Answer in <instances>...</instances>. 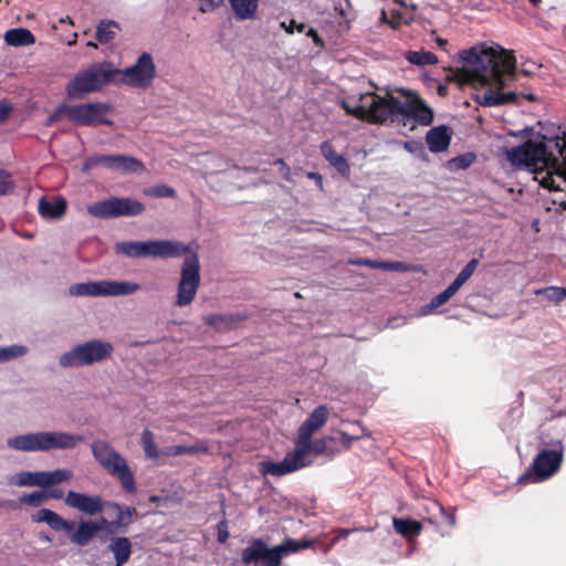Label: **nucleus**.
<instances>
[{"label":"nucleus","mask_w":566,"mask_h":566,"mask_svg":"<svg viewBox=\"0 0 566 566\" xmlns=\"http://www.w3.org/2000/svg\"><path fill=\"white\" fill-rule=\"evenodd\" d=\"M528 99L533 101L534 99V96L531 94V95H527L526 96Z\"/></svg>","instance_id":"nucleus-62"},{"label":"nucleus","mask_w":566,"mask_h":566,"mask_svg":"<svg viewBox=\"0 0 566 566\" xmlns=\"http://www.w3.org/2000/svg\"><path fill=\"white\" fill-rule=\"evenodd\" d=\"M460 287L461 286L453 281L446 290L432 297L430 303L421 310V313L426 315L429 311L440 307L447 303L460 290Z\"/></svg>","instance_id":"nucleus-31"},{"label":"nucleus","mask_w":566,"mask_h":566,"mask_svg":"<svg viewBox=\"0 0 566 566\" xmlns=\"http://www.w3.org/2000/svg\"><path fill=\"white\" fill-rule=\"evenodd\" d=\"M144 210L145 206L143 202L132 198L119 197H111L87 207L88 213L99 219L134 217L142 214Z\"/></svg>","instance_id":"nucleus-14"},{"label":"nucleus","mask_w":566,"mask_h":566,"mask_svg":"<svg viewBox=\"0 0 566 566\" xmlns=\"http://www.w3.org/2000/svg\"><path fill=\"white\" fill-rule=\"evenodd\" d=\"M308 34H315L313 29H310Z\"/></svg>","instance_id":"nucleus-64"},{"label":"nucleus","mask_w":566,"mask_h":566,"mask_svg":"<svg viewBox=\"0 0 566 566\" xmlns=\"http://www.w3.org/2000/svg\"><path fill=\"white\" fill-rule=\"evenodd\" d=\"M114 354L112 343L93 338L75 345L59 357V365L62 368H81L103 363Z\"/></svg>","instance_id":"nucleus-9"},{"label":"nucleus","mask_w":566,"mask_h":566,"mask_svg":"<svg viewBox=\"0 0 566 566\" xmlns=\"http://www.w3.org/2000/svg\"><path fill=\"white\" fill-rule=\"evenodd\" d=\"M139 289L135 282L101 280L72 284L69 294L74 297H115L132 295Z\"/></svg>","instance_id":"nucleus-11"},{"label":"nucleus","mask_w":566,"mask_h":566,"mask_svg":"<svg viewBox=\"0 0 566 566\" xmlns=\"http://www.w3.org/2000/svg\"><path fill=\"white\" fill-rule=\"evenodd\" d=\"M457 160L461 161V165H464L463 158H457Z\"/></svg>","instance_id":"nucleus-63"},{"label":"nucleus","mask_w":566,"mask_h":566,"mask_svg":"<svg viewBox=\"0 0 566 566\" xmlns=\"http://www.w3.org/2000/svg\"><path fill=\"white\" fill-rule=\"evenodd\" d=\"M142 444L145 455L149 459H157L159 455L157 446L154 441V434L150 430L145 429L142 433Z\"/></svg>","instance_id":"nucleus-37"},{"label":"nucleus","mask_w":566,"mask_h":566,"mask_svg":"<svg viewBox=\"0 0 566 566\" xmlns=\"http://www.w3.org/2000/svg\"><path fill=\"white\" fill-rule=\"evenodd\" d=\"M451 136L448 127L444 125L433 127L428 130L426 142L429 150L432 153H442L448 149Z\"/></svg>","instance_id":"nucleus-25"},{"label":"nucleus","mask_w":566,"mask_h":566,"mask_svg":"<svg viewBox=\"0 0 566 566\" xmlns=\"http://www.w3.org/2000/svg\"><path fill=\"white\" fill-rule=\"evenodd\" d=\"M33 522L45 523L54 531L70 533L74 528V522H70L49 509L39 510L33 516Z\"/></svg>","instance_id":"nucleus-24"},{"label":"nucleus","mask_w":566,"mask_h":566,"mask_svg":"<svg viewBox=\"0 0 566 566\" xmlns=\"http://www.w3.org/2000/svg\"><path fill=\"white\" fill-rule=\"evenodd\" d=\"M365 528H353V530H349V528H340L337 531V534L334 538V543L337 542V541H340V539H344L346 538L349 534H352L353 532H357V531H364Z\"/></svg>","instance_id":"nucleus-52"},{"label":"nucleus","mask_w":566,"mask_h":566,"mask_svg":"<svg viewBox=\"0 0 566 566\" xmlns=\"http://www.w3.org/2000/svg\"><path fill=\"white\" fill-rule=\"evenodd\" d=\"M200 263L196 253L187 255L182 262L180 280L177 285L175 304L186 307L195 300L200 286Z\"/></svg>","instance_id":"nucleus-13"},{"label":"nucleus","mask_w":566,"mask_h":566,"mask_svg":"<svg viewBox=\"0 0 566 566\" xmlns=\"http://www.w3.org/2000/svg\"><path fill=\"white\" fill-rule=\"evenodd\" d=\"M403 148L413 155H421L423 153V145L418 140H408L403 143Z\"/></svg>","instance_id":"nucleus-44"},{"label":"nucleus","mask_w":566,"mask_h":566,"mask_svg":"<svg viewBox=\"0 0 566 566\" xmlns=\"http://www.w3.org/2000/svg\"><path fill=\"white\" fill-rule=\"evenodd\" d=\"M307 177L310 179H312V180H315L319 188L323 187V178H322V176L319 174H317V172H308Z\"/></svg>","instance_id":"nucleus-55"},{"label":"nucleus","mask_w":566,"mask_h":566,"mask_svg":"<svg viewBox=\"0 0 566 566\" xmlns=\"http://www.w3.org/2000/svg\"><path fill=\"white\" fill-rule=\"evenodd\" d=\"M234 17L240 20L254 19L259 8V0H229Z\"/></svg>","instance_id":"nucleus-26"},{"label":"nucleus","mask_w":566,"mask_h":566,"mask_svg":"<svg viewBox=\"0 0 566 566\" xmlns=\"http://www.w3.org/2000/svg\"><path fill=\"white\" fill-rule=\"evenodd\" d=\"M91 449L94 459L108 474L119 480L126 492L134 493L136 491L134 473L118 451L104 440L93 441Z\"/></svg>","instance_id":"nucleus-10"},{"label":"nucleus","mask_w":566,"mask_h":566,"mask_svg":"<svg viewBox=\"0 0 566 566\" xmlns=\"http://www.w3.org/2000/svg\"><path fill=\"white\" fill-rule=\"evenodd\" d=\"M67 507L74 509L87 515H96L104 511L105 501L101 495L69 491L64 497Z\"/></svg>","instance_id":"nucleus-21"},{"label":"nucleus","mask_w":566,"mask_h":566,"mask_svg":"<svg viewBox=\"0 0 566 566\" xmlns=\"http://www.w3.org/2000/svg\"><path fill=\"white\" fill-rule=\"evenodd\" d=\"M543 449L534 458L530 469L520 476L518 482L541 483L552 478L560 468L564 459L562 440L542 441Z\"/></svg>","instance_id":"nucleus-8"},{"label":"nucleus","mask_w":566,"mask_h":566,"mask_svg":"<svg viewBox=\"0 0 566 566\" xmlns=\"http://www.w3.org/2000/svg\"><path fill=\"white\" fill-rule=\"evenodd\" d=\"M116 30H118V24L115 21L102 20L96 27V40L102 44L109 43L114 39Z\"/></svg>","instance_id":"nucleus-32"},{"label":"nucleus","mask_w":566,"mask_h":566,"mask_svg":"<svg viewBox=\"0 0 566 566\" xmlns=\"http://www.w3.org/2000/svg\"><path fill=\"white\" fill-rule=\"evenodd\" d=\"M224 0H201L200 11L203 13L213 11L214 9L221 7Z\"/></svg>","instance_id":"nucleus-45"},{"label":"nucleus","mask_w":566,"mask_h":566,"mask_svg":"<svg viewBox=\"0 0 566 566\" xmlns=\"http://www.w3.org/2000/svg\"><path fill=\"white\" fill-rule=\"evenodd\" d=\"M386 19H387V18H386V12H385V11H382V12H381V20L386 21Z\"/></svg>","instance_id":"nucleus-59"},{"label":"nucleus","mask_w":566,"mask_h":566,"mask_svg":"<svg viewBox=\"0 0 566 566\" xmlns=\"http://www.w3.org/2000/svg\"><path fill=\"white\" fill-rule=\"evenodd\" d=\"M200 451H207V447L201 444H191V446H171L166 449L167 455H181V454H192Z\"/></svg>","instance_id":"nucleus-39"},{"label":"nucleus","mask_w":566,"mask_h":566,"mask_svg":"<svg viewBox=\"0 0 566 566\" xmlns=\"http://www.w3.org/2000/svg\"><path fill=\"white\" fill-rule=\"evenodd\" d=\"M119 69L109 62L93 63L78 72L66 86L70 99L82 98L87 94L102 90L108 83L118 81Z\"/></svg>","instance_id":"nucleus-6"},{"label":"nucleus","mask_w":566,"mask_h":566,"mask_svg":"<svg viewBox=\"0 0 566 566\" xmlns=\"http://www.w3.org/2000/svg\"><path fill=\"white\" fill-rule=\"evenodd\" d=\"M86 45L90 46V48H97L96 43H94L92 41L87 42Z\"/></svg>","instance_id":"nucleus-58"},{"label":"nucleus","mask_w":566,"mask_h":566,"mask_svg":"<svg viewBox=\"0 0 566 566\" xmlns=\"http://www.w3.org/2000/svg\"><path fill=\"white\" fill-rule=\"evenodd\" d=\"M108 549L113 553L116 566L128 562L132 554V543L127 537H114L111 539Z\"/></svg>","instance_id":"nucleus-27"},{"label":"nucleus","mask_w":566,"mask_h":566,"mask_svg":"<svg viewBox=\"0 0 566 566\" xmlns=\"http://www.w3.org/2000/svg\"><path fill=\"white\" fill-rule=\"evenodd\" d=\"M4 41L10 46H28L35 43L32 32L24 28L10 29L4 33Z\"/></svg>","instance_id":"nucleus-28"},{"label":"nucleus","mask_w":566,"mask_h":566,"mask_svg":"<svg viewBox=\"0 0 566 566\" xmlns=\"http://www.w3.org/2000/svg\"><path fill=\"white\" fill-rule=\"evenodd\" d=\"M395 531L406 537L418 535L422 526L419 522L408 518H394Z\"/></svg>","instance_id":"nucleus-33"},{"label":"nucleus","mask_w":566,"mask_h":566,"mask_svg":"<svg viewBox=\"0 0 566 566\" xmlns=\"http://www.w3.org/2000/svg\"><path fill=\"white\" fill-rule=\"evenodd\" d=\"M408 62L415 65H432L438 62V57L430 51H409L406 54Z\"/></svg>","instance_id":"nucleus-36"},{"label":"nucleus","mask_w":566,"mask_h":566,"mask_svg":"<svg viewBox=\"0 0 566 566\" xmlns=\"http://www.w3.org/2000/svg\"><path fill=\"white\" fill-rule=\"evenodd\" d=\"M358 439L359 437L357 436H350L346 432H339V438H337V441L342 443L344 447L349 448L352 443Z\"/></svg>","instance_id":"nucleus-48"},{"label":"nucleus","mask_w":566,"mask_h":566,"mask_svg":"<svg viewBox=\"0 0 566 566\" xmlns=\"http://www.w3.org/2000/svg\"><path fill=\"white\" fill-rule=\"evenodd\" d=\"M102 531V525L91 520H81L77 528L71 531L70 541L77 546H86Z\"/></svg>","instance_id":"nucleus-22"},{"label":"nucleus","mask_w":566,"mask_h":566,"mask_svg":"<svg viewBox=\"0 0 566 566\" xmlns=\"http://www.w3.org/2000/svg\"><path fill=\"white\" fill-rule=\"evenodd\" d=\"M97 524L102 525V530L106 526H109V523L106 521V518L102 517L98 522H96ZM109 530H112L111 527H108Z\"/></svg>","instance_id":"nucleus-56"},{"label":"nucleus","mask_w":566,"mask_h":566,"mask_svg":"<svg viewBox=\"0 0 566 566\" xmlns=\"http://www.w3.org/2000/svg\"><path fill=\"white\" fill-rule=\"evenodd\" d=\"M70 108L66 104L59 105L55 111L49 116L46 125H52L53 123L57 122L63 114L67 116V109Z\"/></svg>","instance_id":"nucleus-43"},{"label":"nucleus","mask_w":566,"mask_h":566,"mask_svg":"<svg viewBox=\"0 0 566 566\" xmlns=\"http://www.w3.org/2000/svg\"><path fill=\"white\" fill-rule=\"evenodd\" d=\"M469 80L480 87L474 94L478 104L495 107L516 101L513 91L503 92L516 76V59L500 45L482 44L461 54Z\"/></svg>","instance_id":"nucleus-1"},{"label":"nucleus","mask_w":566,"mask_h":566,"mask_svg":"<svg viewBox=\"0 0 566 566\" xmlns=\"http://www.w3.org/2000/svg\"><path fill=\"white\" fill-rule=\"evenodd\" d=\"M437 44L440 48H443L444 45H447V40L446 39H441V38H437Z\"/></svg>","instance_id":"nucleus-57"},{"label":"nucleus","mask_w":566,"mask_h":566,"mask_svg":"<svg viewBox=\"0 0 566 566\" xmlns=\"http://www.w3.org/2000/svg\"><path fill=\"white\" fill-rule=\"evenodd\" d=\"M536 295H543L547 301L562 302L566 298V289L559 286H547L535 291Z\"/></svg>","instance_id":"nucleus-38"},{"label":"nucleus","mask_w":566,"mask_h":566,"mask_svg":"<svg viewBox=\"0 0 566 566\" xmlns=\"http://www.w3.org/2000/svg\"><path fill=\"white\" fill-rule=\"evenodd\" d=\"M145 195L155 198H174L176 196V191L167 185H158L146 189Z\"/></svg>","instance_id":"nucleus-41"},{"label":"nucleus","mask_w":566,"mask_h":566,"mask_svg":"<svg viewBox=\"0 0 566 566\" xmlns=\"http://www.w3.org/2000/svg\"><path fill=\"white\" fill-rule=\"evenodd\" d=\"M11 111H12V106L8 102H6V101L0 102V123H3L7 119V117Z\"/></svg>","instance_id":"nucleus-51"},{"label":"nucleus","mask_w":566,"mask_h":566,"mask_svg":"<svg viewBox=\"0 0 566 566\" xmlns=\"http://www.w3.org/2000/svg\"><path fill=\"white\" fill-rule=\"evenodd\" d=\"M228 538H229V532H228V528H227V522L226 521H221L218 524V541L220 543H226Z\"/></svg>","instance_id":"nucleus-49"},{"label":"nucleus","mask_w":566,"mask_h":566,"mask_svg":"<svg viewBox=\"0 0 566 566\" xmlns=\"http://www.w3.org/2000/svg\"><path fill=\"white\" fill-rule=\"evenodd\" d=\"M111 106L106 103H85L81 105H72L67 109V119L80 126L107 125L112 126L113 120L106 118Z\"/></svg>","instance_id":"nucleus-18"},{"label":"nucleus","mask_w":566,"mask_h":566,"mask_svg":"<svg viewBox=\"0 0 566 566\" xmlns=\"http://www.w3.org/2000/svg\"><path fill=\"white\" fill-rule=\"evenodd\" d=\"M504 154L513 167L526 168L535 176L536 170H548L560 160L566 165V135H556L544 142L528 140L505 149Z\"/></svg>","instance_id":"nucleus-3"},{"label":"nucleus","mask_w":566,"mask_h":566,"mask_svg":"<svg viewBox=\"0 0 566 566\" xmlns=\"http://www.w3.org/2000/svg\"><path fill=\"white\" fill-rule=\"evenodd\" d=\"M98 166L123 174H138L144 170V164L140 160L127 155H101L90 157L84 160L82 170L87 172Z\"/></svg>","instance_id":"nucleus-19"},{"label":"nucleus","mask_w":566,"mask_h":566,"mask_svg":"<svg viewBox=\"0 0 566 566\" xmlns=\"http://www.w3.org/2000/svg\"><path fill=\"white\" fill-rule=\"evenodd\" d=\"M46 500L45 491H34L29 494H23L19 497L21 504H25L32 507L40 506Z\"/></svg>","instance_id":"nucleus-40"},{"label":"nucleus","mask_w":566,"mask_h":566,"mask_svg":"<svg viewBox=\"0 0 566 566\" xmlns=\"http://www.w3.org/2000/svg\"><path fill=\"white\" fill-rule=\"evenodd\" d=\"M321 150L325 159L342 175L348 174L349 165L347 160L336 150L328 142H324L321 146Z\"/></svg>","instance_id":"nucleus-29"},{"label":"nucleus","mask_w":566,"mask_h":566,"mask_svg":"<svg viewBox=\"0 0 566 566\" xmlns=\"http://www.w3.org/2000/svg\"><path fill=\"white\" fill-rule=\"evenodd\" d=\"M281 27L285 29V31L290 34H292L294 32V30L296 29L298 32H303V30L305 29V25L303 23L301 24H297L294 20H291L289 25L285 23V22H282L281 23Z\"/></svg>","instance_id":"nucleus-50"},{"label":"nucleus","mask_w":566,"mask_h":566,"mask_svg":"<svg viewBox=\"0 0 566 566\" xmlns=\"http://www.w3.org/2000/svg\"><path fill=\"white\" fill-rule=\"evenodd\" d=\"M29 353V347L22 344H12L0 347V364L21 358Z\"/></svg>","instance_id":"nucleus-34"},{"label":"nucleus","mask_w":566,"mask_h":566,"mask_svg":"<svg viewBox=\"0 0 566 566\" xmlns=\"http://www.w3.org/2000/svg\"><path fill=\"white\" fill-rule=\"evenodd\" d=\"M66 207L67 203L63 197L53 199L42 197L38 203V212L45 220H57L64 216Z\"/></svg>","instance_id":"nucleus-23"},{"label":"nucleus","mask_w":566,"mask_h":566,"mask_svg":"<svg viewBox=\"0 0 566 566\" xmlns=\"http://www.w3.org/2000/svg\"><path fill=\"white\" fill-rule=\"evenodd\" d=\"M156 76V66L153 56L144 52L134 65L119 70L116 83L126 84L136 88H146L151 85Z\"/></svg>","instance_id":"nucleus-16"},{"label":"nucleus","mask_w":566,"mask_h":566,"mask_svg":"<svg viewBox=\"0 0 566 566\" xmlns=\"http://www.w3.org/2000/svg\"><path fill=\"white\" fill-rule=\"evenodd\" d=\"M205 322L210 326H218L223 322V316L219 314H211L205 317Z\"/></svg>","instance_id":"nucleus-53"},{"label":"nucleus","mask_w":566,"mask_h":566,"mask_svg":"<svg viewBox=\"0 0 566 566\" xmlns=\"http://www.w3.org/2000/svg\"><path fill=\"white\" fill-rule=\"evenodd\" d=\"M450 523H451V524H454V523H455V518H454V516H450Z\"/></svg>","instance_id":"nucleus-61"},{"label":"nucleus","mask_w":566,"mask_h":566,"mask_svg":"<svg viewBox=\"0 0 566 566\" xmlns=\"http://www.w3.org/2000/svg\"><path fill=\"white\" fill-rule=\"evenodd\" d=\"M45 493H46V499L60 500V499L65 497L64 492L61 489H51V490L45 491Z\"/></svg>","instance_id":"nucleus-54"},{"label":"nucleus","mask_w":566,"mask_h":566,"mask_svg":"<svg viewBox=\"0 0 566 566\" xmlns=\"http://www.w3.org/2000/svg\"><path fill=\"white\" fill-rule=\"evenodd\" d=\"M329 410L326 406L321 405L316 407L306 420L302 423L297 431V438L295 440V448L293 450V458H300L310 446V438L318 431L327 421Z\"/></svg>","instance_id":"nucleus-20"},{"label":"nucleus","mask_w":566,"mask_h":566,"mask_svg":"<svg viewBox=\"0 0 566 566\" xmlns=\"http://www.w3.org/2000/svg\"><path fill=\"white\" fill-rule=\"evenodd\" d=\"M116 254L127 258H178L189 252V245L170 240L122 241L114 245Z\"/></svg>","instance_id":"nucleus-7"},{"label":"nucleus","mask_w":566,"mask_h":566,"mask_svg":"<svg viewBox=\"0 0 566 566\" xmlns=\"http://www.w3.org/2000/svg\"><path fill=\"white\" fill-rule=\"evenodd\" d=\"M12 189L11 182L4 171L0 170V195H6Z\"/></svg>","instance_id":"nucleus-47"},{"label":"nucleus","mask_w":566,"mask_h":566,"mask_svg":"<svg viewBox=\"0 0 566 566\" xmlns=\"http://www.w3.org/2000/svg\"><path fill=\"white\" fill-rule=\"evenodd\" d=\"M533 4H538L542 0H530Z\"/></svg>","instance_id":"nucleus-60"},{"label":"nucleus","mask_w":566,"mask_h":566,"mask_svg":"<svg viewBox=\"0 0 566 566\" xmlns=\"http://www.w3.org/2000/svg\"><path fill=\"white\" fill-rule=\"evenodd\" d=\"M73 473L69 469L53 471H20L10 478V483L20 488H49L67 482Z\"/></svg>","instance_id":"nucleus-17"},{"label":"nucleus","mask_w":566,"mask_h":566,"mask_svg":"<svg viewBox=\"0 0 566 566\" xmlns=\"http://www.w3.org/2000/svg\"><path fill=\"white\" fill-rule=\"evenodd\" d=\"M108 505L116 512V520L109 523L111 528H117L122 525L126 526L136 512L134 507H123L117 503H109Z\"/></svg>","instance_id":"nucleus-35"},{"label":"nucleus","mask_w":566,"mask_h":566,"mask_svg":"<svg viewBox=\"0 0 566 566\" xmlns=\"http://www.w3.org/2000/svg\"><path fill=\"white\" fill-rule=\"evenodd\" d=\"M312 541L289 538L281 545L269 547L262 539H253L242 551L241 560L244 565L280 566L284 556L311 547Z\"/></svg>","instance_id":"nucleus-5"},{"label":"nucleus","mask_w":566,"mask_h":566,"mask_svg":"<svg viewBox=\"0 0 566 566\" xmlns=\"http://www.w3.org/2000/svg\"><path fill=\"white\" fill-rule=\"evenodd\" d=\"M273 164L275 166H279L280 174L286 181L293 182V179L291 176V169L283 159H276Z\"/></svg>","instance_id":"nucleus-46"},{"label":"nucleus","mask_w":566,"mask_h":566,"mask_svg":"<svg viewBox=\"0 0 566 566\" xmlns=\"http://www.w3.org/2000/svg\"><path fill=\"white\" fill-rule=\"evenodd\" d=\"M478 259L470 260L454 279V282L458 283L459 286H462L471 277L478 266Z\"/></svg>","instance_id":"nucleus-42"},{"label":"nucleus","mask_w":566,"mask_h":566,"mask_svg":"<svg viewBox=\"0 0 566 566\" xmlns=\"http://www.w3.org/2000/svg\"><path fill=\"white\" fill-rule=\"evenodd\" d=\"M83 442V437L66 431H36L8 438L6 443L19 452H51L72 450Z\"/></svg>","instance_id":"nucleus-4"},{"label":"nucleus","mask_w":566,"mask_h":566,"mask_svg":"<svg viewBox=\"0 0 566 566\" xmlns=\"http://www.w3.org/2000/svg\"><path fill=\"white\" fill-rule=\"evenodd\" d=\"M350 264L367 266L371 269H380L386 271H397L402 272L407 270V265L399 261H375L370 259H356L350 260Z\"/></svg>","instance_id":"nucleus-30"},{"label":"nucleus","mask_w":566,"mask_h":566,"mask_svg":"<svg viewBox=\"0 0 566 566\" xmlns=\"http://www.w3.org/2000/svg\"><path fill=\"white\" fill-rule=\"evenodd\" d=\"M326 448V440L319 439L312 441V438H310V446L306 450H304V453L300 458H291L293 455V451L287 452L284 459L280 462H272V461H263L260 463V471L262 474L265 475H273V476H283L290 473H293L297 470H301L305 467H307L311 463V460L308 459V455L319 454L322 453Z\"/></svg>","instance_id":"nucleus-12"},{"label":"nucleus","mask_w":566,"mask_h":566,"mask_svg":"<svg viewBox=\"0 0 566 566\" xmlns=\"http://www.w3.org/2000/svg\"><path fill=\"white\" fill-rule=\"evenodd\" d=\"M405 96L400 99L392 92L379 95L376 93L360 94L359 102L354 103V98L342 102V107L348 115L361 120H368L374 124H382L389 122L417 123L428 126L432 123L433 114L417 95L409 94L403 90H399Z\"/></svg>","instance_id":"nucleus-2"},{"label":"nucleus","mask_w":566,"mask_h":566,"mask_svg":"<svg viewBox=\"0 0 566 566\" xmlns=\"http://www.w3.org/2000/svg\"><path fill=\"white\" fill-rule=\"evenodd\" d=\"M535 181L542 188L549 190L553 205L562 210L566 209V165L562 160L548 170H536Z\"/></svg>","instance_id":"nucleus-15"}]
</instances>
